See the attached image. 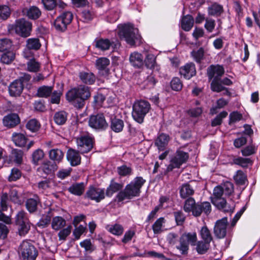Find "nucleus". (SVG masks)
I'll return each mask as SVG.
<instances>
[{
  "mask_svg": "<svg viewBox=\"0 0 260 260\" xmlns=\"http://www.w3.org/2000/svg\"><path fill=\"white\" fill-rule=\"evenodd\" d=\"M66 95L67 101L77 108L81 109L84 106L91 93L89 87L80 85L71 89Z\"/></svg>",
  "mask_w": 260,
  "mask_h": 260,
  "instance_id": "1",
  "label": "nucleus"
},
{
  "mask_svg": "<svg viewBox=\"0 0 260 260\" xmlns=\"http://www.w3.org/2000/svg\"><path fill=\"white\" fill-rule=\"evenodd\" d=\"M145 182V180L142 177H136L133 181L127 184L123 190L118 192L116 196L118 201L122 202L139 196L140 189Z\"/></svg>",
  "mask_w": 260,
  "mask_h": 260,
  "instance_id": "2",
  "label": "nucleus"
},
{
  "mask_svg": "<svg viewBox=\"0 0 260 260\" xmlns=\"http://www.w3.org/2000/svg\"><path fill=\"white\" fill-rule=\"evenodd\" d=\"M119 37L124 40L129 45H134L136 41L139 40L140 36L138 34V29L135 28L131 24H125L119 27L118 32Z\"/></svg>",
  "mask_w": 260,
  "mask_h": 260,
  "instance_id": "3",
  "label": "nucleus"
},
{
  "mask_svg": "<svg viewBox=\"0 0 260 260\" xmlns=\"http://www.w3.org/2000/svg\"><path fill=\"white\" fill-rule=\"evenodd\" d=\"M9 31H14L17 35L22 37H27L30 35L32 24L25 18L16 20L15 23L8 26Z\"/></svg>",
  "mask_w": 260,
  "mask_h": 260,
  "instance_id": "4",
  "label": "nucleus"
},
{
  "mask_svg": "<svg viewBox=\"0 0 260 260\" xmlns=\"http://www.w3.org/2000/svg\"><path fill=\"white\" fill-rule=\"evenodd\" d=\"M150 109V105L148 102L140 100L135 102L133 106L132 116L135 120L142 123L146 114Z\"/></svg>",
  "mask_w": 260,
  "mask_h": 260,
  "instance_id": "5",
  "label": "nucleus"
},
{
  "mask_svg": "<svg viewBox=\"0 0 260 260\" xmlns=\"http://www.w3.org/2000/svg\"><path fill=\"white\" fill-rule=\"evenodd\" d=\"M198 241L196 232H188L183 234L179 238V244L176 246L182 254H187L189 250V244L195 246Z\"/></svg>",
  "mask_w": 260,
  "mask_h": 260,
  "instance_id": "6",
  "label": "nucleus"
},
{
  "mask_svg": "<svg viewBox=\"0 0 260 260\" xmlns=\"http://www.w3.org/2000/svg\"><path fill=\"white\" fill-rule=\"evenodd\" d=\"M18 253L22 260H35L38 251L34 245L28 241H23L18 248Z\"/></svg>",
  "mask_w": 260,
  "mask_h": 260,
  "instance_id": "7",
  "label": "nucleus"
},
{
  "mask_svg": "<svg viewBox=\"0 0 260 260\" xmlns=\"http://www.w3.org/2000/svg\"><path fill=\"white\" fill-rule=\"evenodd\" d=\"M189 157L188 154L183 151L178 150L171 158L170 164L167 168L168 171H172L174 168H179L186 162Z\"/></svg>",
  "mask_w": 260,
  "mask_h": 260,
  "instance_id": "8",
  "label": "nucleus"
},
{
  "mask_svg": "<svg viewBox=\"0 0 260 260\" xmlns=\"http://www.w3.org/2000/svg\"><path fill=\"white\" fill-rule=\"evenodd\" d=\"M73 19V14L70 12H66L58 16L54 21V26L58 31H63Z\"/></svg>",
  "mask_w": 260,
  "mask_h": 260,
  "instance_id": "9",
  "label": "nucleus"
},
{
  "mask_svg": "<svg viewBox=\"0 0 260 260\" xmlns=\"http://www.w3.org/2000/svg\"><path fill=\"white\" fill-rule=\"evenodd\" d=\"M88 123L91 127L98 130H104L108 126L105 116L102 113L91 115L89 117Z\"/></svg>",
  "mask_w": 260,
  "mask_h": 260,
  "instance_id": "10",
  "label": "nucleus"
},
{
  "mask_svg": "<svg viewBox=\"0 0 260 260\" xmlns=\"http://www.w3.org/2000/svg\"><path fill=\"white\" fill-rule=\"evenodd\" d=\"M110 118V128L115 133L121 132L124 127L123 121L115 115V110L110 108L106 111Z\"/></svg>",
  "mask_w": 260,
  "mask_h": 260,
  "instance_id": "11",
  "label": "nucleus"
},
{
  "mask_svg": "<svg viewBox=\"0 0 260 260\" xmlns=\"http://www.w3.org/2000/svg\"><path fill=\"white\" fill-rule=\"evenodd\" d=\"M78 151L81 153L89 152L93 148L92 139L87 136H81L76 139Z\"/></svg>",
  "mask_w": 260,
  "mask_h": 260,
  "instance_id": "12",
  "label": "nucleus"
},
{
  "mask_svg": "<svg viewBox=\"0 0 260 260\" xmlns=\"http://www.w3.org/2000/svg\"><path fill=\"white\" fill-rule=\"evenodd\" d=\"M228 225L226 217L222 218L216 222L214 227V234L217 238L223 239L226 236Z\"/></svg>",
  "mask_w": 260,
  "mask_h": 260,
  "instance_id": "13",
  "label": "nucleus"
},
{
  "mask_svg": "<svg viewBox=\"0 0 260 260\" xmlns=\"http://www.w3.org/2000/svg\"><path fill=\"white\" fill-rule=\"evenodd\" d=\"M105 197V189L90 186L87 190L85 197L99 203Z\"/></svg>",
  "mask_w": 260,
  "mask_h": 260,
  "instance_id": "14",
  "label": "nucleus"
},
{
  "mask_svg": "<svg viewBox=\"0 0 260 260\" xmlns=\"http://www.w3.org/2000/svg\"><path fill=\"white\" fill-rule=\"evenodd\" d=\"M211 211V206L209 202H198L195 207L193 211V216L194 217H199L203 213L206 215H208Z\"/></svg>",
  "mask_w": 260,
  "mask_h": 260,
  "instance_id": "15",
  "label": "nucleus"
},
{
  "mask_svg": "<svg viewBox=\"0 0 260 260\" xmlns=\"http://www.w3.org/2000/svg\"><path fill=\"white\" fill-rule=\"evenodd\" d=\"M207 72L210 80L213 78L220 79V78L224 73V70L222 66L211 65L207 69Z\"/></svg>",
  "mask_w": 260,
  "mask_h": 260,
  "instance_id": "16",
  "label": "nucleus"
},
{
  "mask_svg": "<svg viewBox=\"0 0 260 260\" xmlns=\"http://www.w3.org/2000/svg\"><path fill=\"white\" fill-rule=\"evenodd\" d=\"M212 203L218 209L222 210L224 212H233L234 206L229 205L224 198L211 199Z\"/></svg>",
  "mask_w": 260,
  "mask_h": 260,
  "instance_id": "17",
  "label": "nucleus"
},
{
  "mask_svg": "<svg viewBox=\"0 0 260 260\" xmlns=\"http://www.w3.org/2000/svg\"><path fill=\"white\" fill-rule=\"evenodd\" d=\"M57 165L55 162L49 160L44 161L41 166L38 169L39 172L44 174L49 175L54 173L57 169Z\"/></svg>",
  "mask_w": 260,
  "mask_h": 260,
  "instance_id": "18",
  "label": "nucleus"
},
{
  "mask_svg": "<svg viewBox=\"0 0 260 260\" xmlns=\"http://www.w3.org/2000/svg\"><path fill=\"white\" fill-rule=\"evenodd\" d=\"M179 72L185 78L189 79L196 74L195 65L192 62L187 63L180 68Z\"/></svg>",
  "mask_w": 260,
  "mask_h": 260,
  "instance_id": "19",
  "label": "nucleus"
},
{
  "mask_svg": "<svg viewBox=\"0 0 260 260\" xmlns=\"http://www.w3.org/2000/svg\"><path fill=\"white\" fill-rule=\"evenodd\" d=\"M24 85L21 80H16L9 86V92L11 96H19L22 93Z\"/></svg>",
  "mask_w": 260,
  "mask_h": 260,
  "instance_id": "20",
  "label": "nucleus"
},
{
  "mask_svg": "<svg viewBox=\"0 0 260 260\" xmlns=\"http://www.w3.org/2000/svg\"><path fill=\"white\" fill-rule=\"evenodd\" d=\"M80 152L73 148H70L67 153V157L71 166H76L81 163V156Z\"/></svg>",
  "mask_w": 260,
  "mask_h": 260,
  "instance_id": "21",
  "label": "nucleus"
},
{
  "mask_svg": "<svg viewBox=\"0 0 260 260\" xmlns=\"http://www.w3.org/2000/svg\"><path fill=\"white\" fill-rule=\"evenodd\" d=\"M20 123V118L18 114L15 113H11L3 118V123L5 126L11 128L15 127Z\"/></svg>",
  "mask_w": 260,
  "mask_h": 260,
  "instance_id": "22",
  "label": "nucleus"
},
{
  "mask_svg": "<svg viewBox=\"0 0 260 260\" xmlns=\"http://www.w3.org/2000/svg\"><path fill=\"white\" fill-rule=\"evenodd\" d=\"M40 203L39 197L35 194L32 198H29L25 202V207L30 213L36 212L38 209V205Z\"/></svg>",
  "mask_w": 260,
  "mask_h": 260,
  "instance_id": "23",
  "label": "nucleus"
},
{
  "mask_svg": "<svg viewBox=\"0 0 260 260\" xmlns=\"http://www.w3.org/2000/svg\"><path fill=\"white\" fill-rule=\"evenodd\" d=\"M22 12L23 15L26 16L28 18L32 20L37 19L41 15V11L36 6H31L29 8H24Z\"/></svg>",
  "mask_w": 260,
  "mask_h": 260,
  "instance_id": "24",
  "label": "nucleus"
},
{
  "mask_svg": "<svg viewBox=\"0 0 260 260\" xmlns=\"http://www.w3.org/2000/svg\"><path fill=\"white\" fill-rule=\"evenodd\" d=\"M129 61L132 66L138 69L143 67L144 59L142 55L138 52H133L129 56Z\"/></svg>",
  "mask_w": 260,
  "mask_h": 260,
  "instance_id": "25",
  "label": "nucleus"
},
{
  "mask_svg": "<svg viewBox=\"0 0 260 260\" xmlns=\"http://www.w3.org/2000/svg\"><path fill=\"white\" fill-rule=\"evenodd\" d=\"M180 196L182 199L189 198L194 193L193 187L188 183L183 184L179 189Z\"/></svg>",
  "mask_w": 260,
  "mask_h": 260,
  "instance_id": "26",
  "label": "nucleus"
},
{
  "mask_svg": "<svg viewBox=\"0 0 260 260\" xmlns=\"http://www.w3.org/2000/svg\"><path fill=\"white\" fill-rule=\"evenodd\" d=\"M110 64V60L106 57H100L96 60L95 66L96 68L101 71H104V75L108 74L109 70L107 69Z\"/></svg>",
  "mask_w": 260,
  "mask_h": 260,
  "instance_id": "27",
  "label": "nucleus"
},
{
  "mask_svg": "<svg viewBox=\"0 0 260 260\" xmlns=\"http://www.w3.org/2000/svg\"><path fill=\"white\" fill-rule=\"evenodd\" d=\"M170 140L169 135L165 134L159 135L155 141V145L159 150H164Z\"/></svg>",
  "mask_w": 260,
  "mask_h": 260,
  "instance_id": "28",
  "label": "nucleus"
},
{
  "mask_svg": "<svg viewBox=\"0 0 260 260\" xmlns=\"http://www.w3.org/2000/svg\"><path fill=\"white\" fill-rule=\"evenodd\" d=\"M194 19L190 15L184 16L181 19V28L186 31H189L193 27Z\"/></svg>",
  "mask_w": 260,
  "mask_h": 260,
  "instance_id": "29",
  "label": "nucleus"
},
{
  "mask_svg": "<svg viewBox=\"0 0 260 260\" xmlns=\"http://www.w3.org/2000/svg\"><path fill=\"white\" fill-rule=\"evenodd\" d=\"M199 234L202 240L211 243L213 240L212 233L206 224L200 228Z\"/></svg>",
  "mask_w": 260,
  "mask_h": 260,
  "instance_id": "30",
  "label": "nucleus"
},
{
  "mask_svg": "<svg viewBox=\"0 0 260 260\" xmlns=\"http://www.w3.org/2000/svg\"><path fill=\"white\" fill-rule=\"evenodd\" d=\"M64 156L63 152L59 149H52L49 152V156L53 162L59 163L61 161Z\"/></svg>",
  "mask_w": 260,
  "mask_h": 260,
  "instance_id": "31",
  "label": "nucleus"
},
{
  "mask_svg": "<svg viewBox=\"0 0 260 260\" xmlns=\"http://www.w3.org/2000/svg\"><path fill=\"white\" fill-rule=\"evenodd\" d=\"M196 249L199 254L207 253L210 247V242L200 240L197 242Z\"/></svg>",
  "mask_w": 260,
  "mask_h": 260,
  "instance_id": "32",
  "label": "nucleus"
},
{
  "mask_svg": "<svg viewBox=\"0 0 260 260\" xmlns=\"http://www.w3.org/2000/svg\"><path fill=\"white\" fill-rule=\"evenodd\" d=\"M85 189L84 183H76L72 184L68 189L72 194L81 196L83 194Z\"/></svg>",
  "mask_w": 260,
  "mask_h": 260,
  "instance_id": "33",
  "label": "nucleus"
},
{
  "mask_svg": "<svg viewBox=\"0 0 260 260\" xmlns=\"http://www.w3.org/2000/svg\"><path fill=\"white\" fill-rule=\"evenodd\" d=\"M66 224V221L61 216H55L53 218L51 227L55 231H59Z\"/></svg>",
  "mask_w": 260,
  "mask_h": 260,
  "instance_id": "34",
  "label": "nucleus"
},
{
  "mask_svg": "<svg viewBox=\"0 0 260 260\" xmlns=\"http://www.w3.org/2000/svg\"><path fill=\"white\" fill-rule=\"evenodd\" d=\"M27 140V139L22 134L15 133L12 135L13 142L18 147H24L26 143Z\"/></svg>",
  "mask_w": 260,
  "mask_h": 260,
  "instance_id": "35",
  "label": "nucleus"
},
{
  "mask_svg": "<svg viewBox=\"0 0 260 260\" xmlns=\"http://www.w3.org/2000/svg\"><path fill=\"white\" fill-rule=\"evenodd\" d=\"M122 187V184L115 182L112 180L107 188L106 194L108 197H111L113 193L121 189Z\"/></svg>",
  "mask_w": 260,
  "mask_h": 260,
  "instance_id": "36",
  "label": "nucleus"
},
{
  "mask_svg": "<svg viewBox=\"0 0 260 260\" xmlns=\"http://www.w3.org/2000/svg\"><path fill=\"white\" fill-rule=\"evenodd\" d=\"M223 11V7L217 3L212 4L208 8V14L211 16H219Z\"/></svg>",
  "mask_w": 260,
  "mask_h": 260,
  "instance_id": "37",
  "label": "nucleus"
},
{
  "mask_svg": "<svg viewBox=\"0 0 260 260\" xmlns=\"http://www.w3.org/2000/svg\"><path fill=\"white\" fill-rule=\"evenodd\" d=\"M79 77L83 83L87 84H92L95 80L94 75L91 72H81L80 73Z\"/></svg>",
  "mask_w": 260,
  "mask_h": 260,
  "instance_id": "38",
  "label": "nucleus"
},
{
  "mask_svg": "<svg viewBox=\"0 0 260 260\" xmlns=\"http://www.w3.org/2000/svg\"><path fill=\"white\" fill-rule=\"evenodd\" d=\"M196 205L197 203H196L194 199L192 197H189L184 202L183 210L186 212L189 213L191 212L192 214L193 215V211H194Z\"/></svg>",
  "mask_w": 260,
  "mask_h": 260,
  "instance_id": "39",
  "label": "nucleus"
},
{
  "mask_svg": "<svg viewBox=\"0 0 260 260\" xmlns=\"http://www.w3.org/2000/svg\"><path fill=\"white\" fill-rule=\"evenodd\" d=\"M166 220L164 217L158 218L152 226L154 234H159L163 232V224L165 223Z\"/></svg>",
  "mask_w": 260,
  "mask_h": 260,
  "instance_id": "40",
  "label": "nucleus"
},
{
  "mask_svg": "<svg viewBox=\"0 0 260 260\" xmlns=\"http://www.w3.org/2000/svg\"><path fill=\"white\" fill-rule=\"evenodd\" d=\"M67 116L68 114L63 111L57 112L54 116V121L58 125H62L66 123Z\"/></svg>",
  "mask_w": 260,
  "mask_h": 260,
  "instance_id": "41",
  "label": "nucleus"
},
{
  "mask_svg": "<svg viewBox=\"0 0 260 260\" xmlns=\"http://www.w3.org/2000/svg\"><path fill=\"white\" fill-rule=\"evenodd\" d=\"M52 86H43L39 87L37 91V96L40 98H47L52 92Z\"/></svg>",
  "mask_w": 260,
  "mask_h": 260,
  "instance_id": "42",
  "label": "nucleus"
},
{
  "mask_svg": "<svg viewBox=\"0 0 260 260\" xmlns=\"http://www.w3.org/2000/svg\"><path fill=\"white\" fill-rule=\"evenodd\" d=\"M41 44L39 39L30 38L26 41V47L29 50H37L40 48Z\"/></svg>",
  "mask_w": 260,
  "mask_h": 260,
  "instance_id": "43",
  "label": "nucleus"
},
{
  "mask_svg": "<svg viewBox=\"0 0 260 260\" xmlns=\"http://www.w3.org/2000/svg\"><path fill=\"white\" fill-rule=\"evenodd\" d=\"M144 63H145V64L147 68L153 69L155 68L156 64V57L152 54L148 53L146 55Z\"/></svg>",
  "mask_w": 260,
  "mask_h": 260,
  "instance_id": "44",
  "label": "nucleus"
},
{
  "mask_svg": "<svg viewBox=\"0 0 260 260\" xmlns=\"http://www.w3.org/2000/svg\"><path fill=\"white\" fill-rule=\"evenodd\" d=\"M51 216L48 214L43 215L41 219L37 223V225L42 229L47 228L50 223Z\"/></svg>",
  "mask_w": 260,
  "mask_h": 260,
  "instance_id": "45",
  "label": "nucleus"
},
{
  "mask_svg": "<svg viewBox=\"0 0 260 260\" xmlns=\"http://www.w3.org/2000/svg\"><path fill=\"white\" fill-rule=\"evenodd\" d=\"M111 45V43L108 39H100L96 41V47L103 51L108 50Z\"/></svg>",
  "mask_w": 260,
  "mask_h": 260,
  "instance_id": "46",
  "label": "nucleus"
},
{
  "mask_svg": "<svg viewBox=\"0 0 260 260\" xmlns=\"http://www.w3.org/2000/svg\"><path fill=\"white\" fill-rule=\"evenodd\" d=\"M15 57V54L13 51H7L3 53L1 57V61L5 64L10 63Z\"/></svg>",
  "mask_w": 260,
  "mask_h": 260,
  "instance_id": "47",
  "label": "nucleus"
},
{
  "mask_svg": "<svg viewBox=\"0 0 260 260\" xmlns=\"http://www.w3.org/2000/svg\"><path fill=\"white\" fill-rule=\"evenodd\" d=\"M220 186L225 196H230L234 192V185L231 182L226 181L221 184Z\"/></svg>",
  "mask_w": 260,
  "mask_h": 260,
  "instance_id": "48",
  "label": "nucleus"
},
{
  "mask_svg": "<svg viewBox=\"0 0 260 260\" xmlns=\"http://www.w3.org/2000/svg\"><path fill=\"white\" fill-rule=\"evenodd\" d=\"M234 179L238 185H244L247 181L246 175L241 170L237 171L236 174L234 176Z\"/></svg>",
  "mask_w": 260,
  "mask_h": 260,
  "instance_id": "49",
  "label": "nucleus"
},
{
  "mask_svg": "<svg viewBox=\"0 0 260 260\" xmlns=\"http://www.w3.org/2000/svg\"><path fill=\"white\" fill-rule=\"evenodd\" d=\"M11 13V10L8 6L0 5V19L7 20L10 16Z\"/></svg>",
  "mask_w": 260,
  "mask_h": 260,
  "instance_id": "50",
  "label": "nucleus"
},
{
  "mask_svg": "<svg viewBox=\"0 0 260 260\" xmlns=\"http://www.w3.org/2000/svg\"><path fill=\"white\" fill-rule=\"evenodd\" d=\"M233 163L239 165L243 168H246L248 164H251L252 161L250 158L238 157L234 158L233 160Z\"/></svg>",
  "mask_w": 260,
  "mask_h": 260,
  "instance_id": "51",
  "label": "nucleus"
},
{
  "mask_svg": "<svg viewBox=\"0 0 260 260\" xmlns=\"http://www.w3.org/2000/svg\"><path fill=\"white\" fill-rule=\"evenodd\" d=\"M44 157V153L42 150L38 149L35 150L32 154V162L34 164L37 165L38 162L42 160Z\"/></svg>",
  "mask_w": 260,
  "mask_h": 260,
  "instance_id": "52",
  "label": "nucleus"
},
{
  "mask_svg": "<svg viewBox=\"0 0 260 260\" xmlns=\"http://www.w3.org/2000/svg\"><path fill=\"white\" fill-rule=\"evenodd\" d=\"M23 152L21 150L15 149L12 150V158L15 162L21 164L22 161Z\"/></svg>",
  "mask_w": 260,
  "mask_h": 260,
  "instance_id": "53",
  "label": "nucleus"
},
{
  "mask_svg": "<svg viewBox=\"0 0 260 260\" xmlns=\"http://www.w3.org/2000/svg\"><path fill=\"white\" fill-rule=\"evenodd\" d=\"M220 79H213L211 83V88L212 91L217 92H221L224 90L225 87L222 85V83L220 81Z\"/></svg>",
  "mask_w": 260,
  "mask_h": 260,
  "instance_id": "54",
  "label": "nucleus"
},
{
  "mask_svg": "<svg viewBox=\"0 0 260 260\" xmlns=\"http://www.w3.org/2000/svg\"><path fill=\"white\" fill-rule=\"evenodd\" d=\"M173 215L177 225H182L185 220L186 216L181 211L173 212Z\"/></svg>",
  "mask_w": 260,
  "mask_h": 260,
  "instance_id": "55",
  "label": "nucleus"
},
{
  "mask_svg": "<svg viewBox=\"0 0 260 260\" xmlns=\"http://www.w3.org/2000/svg\"><path fill=\"white\" fill-rule=\"evenodd\" d=\"M29 219L27 216V213H25L24 211H19L16 217V224H21L25 222L28 221Z\"/></svg>",
  "mask_w": 260,
  "mask_h": 260,
  "instance_id": "56",
  "label": "nucleus"
},
{
  "mask_svg": "<svg viewBox=\"0 0 260 260\" xmlns=\"http://www.w3.org/2000/svg\"><path fill=\"white\" fill-rule=\"evenodd\" d=\"M40 126L39 122L35 119L29 120L26 125V128L32 132H36L38 131Z\"/></svg>",
  "mask_w": 260,
  "mask_h": 260,
  "instance_id": "57",
  "label": "nucleus"
},
{
  "mask_svg": "<svg viewBox=\"0 0 260 260\" xmlns=\"http://www.w3.org/2000/svg\"><path fill=\"white\" fill-rule=\"evenodd\" d=\"M44 8L48 11L53 10L57 6V0H42Z\"/></svg>",
  "mask_w": 260,
  "mask_h": 260,
  "instance_id": "58",
  "label": "nucleus"
},
{
  "mask_svg": "<svg viewBox=\"0 0 260 260\" xmlns=\"http://www.w3.org/2000/svg\"><path fill=\"white\" fill-rule=\"evenodd\" d=\"M21 176L20 171L17 168H13L11 170V174L9 176L8 179L9 182L15 181L19 179Z\"/></svg>",
  "mask_w": 260,
  "mask_h": 260,
  "instance_id": "59",
  "label": "nucleus"
},
{
  "mask_svg": "<svg viewBox=\"0 0 260 260\" xmlns=\"http://www.w3.org/2000/svg\"><path fill=\"white\" fill-rule=\"evenodd\" d=\"M228 115V112L226 111H222L219 113L216 117L213 119L211 122V125L212 126H216L220 125L222 123V119L226 117Z\"/></svg>",
  "mask_w": 260,
  "mask_h": 260,
  "instance_id": "60",
  "label": "nucleus"
},
{
  "mask_svg": "<svg viewBox=\"0 0 260 260\" xmlns=\"http://www.w3.org/2000/svg\"><path fill=\"white\" fill-rule=\"evenodd\" d=\"M12 42L10 39L4 38L0 39V52L6 51L11 48Z\"/></svg>",
  "mask_w": 260,
  "mask_h": 260,
  "instance_id": "61",
  "label": "nucleus"
},
{
  "mask_svg": "<svg viewBox=\"0 0 260 260\" xmlns=\"http://www.w3.org/2000/svg\"><path fill=\"white\" fill-rule=\"evenodd\" d=\"M18 231L20 236H24L26 234L30 228V223L29 221L25 222L21 224H18Z\"/></svg>",
  "mask_w": 260,
  "mask_h": 260,
  "instance_id": "62",
  "label": "nucleus"
},
{
  "mask_svg": "<svg viewBox=\"0 0 260 260\" xmlns=\"http://www.w3.org/2000/svg\"><path fill=\"white\" fill-rule=\"evenodd\" d=\"M27 70L29 72H37L39 71L40 68V63L35 59L29 60L27 63Z\"/></svg>",
  "mask_w": 260,
  "mask_h": 260,
  "instance_id": "63",
  "label": "nucleus"
},
{
  "mask_svg": "<svg viewBox=\"0 0 260 260\" xmlns=\"http://www.w3.org/2000/svg\"><path fill=\"white\" fill-rule=\"evenodd\" d=\"M170 84L172 89L175 91L180 90L183 86L181 81L178 77L173 78Z\"/></svg>",
  "mask_w": 260,
  "mask_h": 260,
  "instance_id": "64",
  "label": "nucleus"
}]
</instances>
